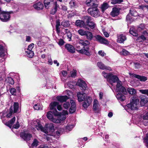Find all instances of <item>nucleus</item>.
<instances>
[{"label": "nucleus", "instance_id": "obj_39", "mask_svg": "<svg viewBox=\"0 0 148 148\" xmlns=\"http://www.w3.org/2000/svg\"><path fill=\"white\" fill-rule=\"evenodd\" d=\"M34 109L37 110H42V106L39 103H37L35 105L34 107Z\"/></svg>", "mask_w": 148, "mask_h": 148}, {"label": "nucleus", "instance_id": "obj_32", "mask_svg": "<svg viewBox=\"0 0 148 148\" xmlns=\"http://www.w3.org/2000/svg\"><path fill=\"white\" fill-rule=\"evenodd\" d=\"M116 97L117 99L121 101H123L125 99L124 95L120 93H118L116 95Z\"/></svg>", "mask_w": 148, "mask_h": 148}, {"label": "nucleus", "instance_id": "obj_8", "mask_svg": "<svg viewBox=\"0 0 148 148\" xmlns=\"http://www.w3.org/2000/svg\"><path fill=\"white\" fill-rule=\"evenodd\" d=\"M34 47V44L33 43H31L29 45L27 49L25 51L26 53H27V55L29 58H32L34 55V53L32 50Z\"/></svg>", "mask_w": 148, "mask_h": 148}, {"label": "nucleus", "instance_id": "obj_28", "mask_svg": "<svg viewBox=\"0 0 148 148\" xmlns=\"http://www.w3.org/2000/svg\"><path fill=\"white\" fill-rule=\"evenodd\" d=\"M84 93H81L80 92H78L77 94V96L78 97L79 101H83L84 98Z\"/></svg>", "mask_w": 148, "mask_h": 148}, {"label": "nucleus", "instance_id": "obj_10", "mask_svg": "<svg viewBox=\"0 0 148 148\" xmlns=\"http://www.w3.org/2000/svg\"><path fill=\"white\" fill-rule=\"evenodd\" d=\"M20 136L21 138L25 141L29 140L32 137V134L25 132H21L20 134Z\"/></svg>", "mask_w": 148, "mask_h": 148}, {"label": "nucleus", "instance_id": "obj_1", "mask_svg": "<svg viewBox=\"0 0 148 148\" xmlns=\"http://www.w3.org/2000/svg\"><path fill=\"white\" fill-rule=\"evenodd\" d=\"M32 125V129L34 130H35V128H36L37 130H40L48 135H50L49 134V132H53L55 130L54 126L53 123L46 124L45 125L46 128H44L40 123L38 120L34 121L33 124Z\"/></svg>", "mask_w": 148, "mask_h": 148}, {"label": "nucleus", "instance_id": "obj_54", "mask_svg": "<svg viewBox=\"0 0 148 148\" xmlns=\"http://www.w3.org/2000/svg\"><path fill=\"white\" fill-rule=\"evenodd\" d=\"M129 32L130 34L134 36H137L138 34L136 32L133 30L130 29Z\"/></svg>", "mask_w": 148, "mask_h": 148}, {"label": "nucleus", "instance_id": "obj_16", "mask_svg": "<svg viewBox=\"0 0 148 148\" xmlns=\"http://www.w3.org/2000/svg\"><path fill=\"white\" fill-rule=\"evenodd\" d=\"M65 47L68 52L73 53H75V49L73 45L67 44L65 45Z\"/></svg>", "mask_w": 148, "mask_h": 148}, {"label": "nucleus", "instance_id": "obj_11", "mask_svg": "<svg viewBox=\"0 0 148 148\" xmlns=\"http://www.w3.org/2000/svg\"><path fill=\"white\" fill-rule=\"evenodd\" d=\"M99 101L96 99H94L93 101V109L96 113H98L100 111L99 108Z\"/></svg>", "mask_w": 148, "mask_h": 148}, {"label": "nucleus", "instance_id": "obj_2", "mask_svg": "<svg viewBox=\"0 0 148 148\" xmlns=\"http://www.w3.org/2000/svg\"><path fill=\"white\" fill-rule=\"evenodd\" d=\"M98 5H96L95 7H90L88 9V13L92 16L97 17L100 15V12L98 8Z\"/></svg>", "mask_w": 148, "mask_h": 148}, {"label": "nucleus", "instance_id": "obj_44", "mask_svg": "<svg viewBox=\"0 0 148 148\" xmlns=\"http://www.w3.org/2000/svg\"><path fill=\"white\" fill-rule=\"evenodd\" d=\"M128 91L130 94L131 95L134 94L136 93V90L133 88H129L128 89Z\"/></svg>", "mask_w": 148, "mask_h": 148}, {"label": "nucleus", "instance_id": "obj_50", "mask_svg": "<svg viewBox=\"0 0 148 148\" xmlns=\"http://www.w3.org/2000/svg\"><path fill=\"white\" fill-rule=\"evenodd\" d=\"M139 91L142 94H146L148 96V89L140 90Z\"/></svg>", "mask_w": 148, "mask_h": 148}, {"label": "nucleus", "instance_id": "obj_37", "mask_svg": "<svg viewBox=\"0 0 148 148\" xmlns=\"http://www.w3.org/2000/svg\"><path fill=\"white\" fill-rule=\"evenodd\" d=\"M5 52L3 49V46L0 45V57H2L5 55Z\"/></svg>", "mask_w": 148, "mask_h": 148}, {"label": "nucleus", "instance_id": "obj_3", "mask_svg": "<svg viewBox=\"0 0 148 148\" xmlns=\"http://www.w3.org/2000/svg\"><path fill=\"white\" fill-rule=\"evenodd\" d=\"M54 112H52L50 111L48 112L47 114V118L51 121L55 123H60L62 120L60 117H57L56 118H53V115L55 116L58 115H56L54 114Z\"/></svg>", "mask_w": 148, "mask_h": 148}, {"label": "nucleus", "instance_id": "obj_55", "mask_svg": "<svg viewBox=\"0 0 148 148\" xmlns=\"http://www.w3.org/2000/svg\"><path fill=\"white\" fill-rule=\"evenodd\" d=\"M70 105L69 102H66L63 104V107L65 109H67L69 108Z\"/></svg>", "mask_w": 148, "mask_h": 148}, {"label": "nucleus", "instance_id": "obj_9", "mask_svg": "<svg viewBox=\"0 0 148 148\" xmlns=\"http://www.w3.org/2000/svg\"><path fill=\"white\" fill-rule=\"evenodd\" d=\"M95 37L97 40L101 44L107 45L109 44V42L106 39L99 35H96L95 36Z\"/></svg>", "mask_w": 148, "mask_h": 148}, {"label": "nucleus", "instance_id": "obj_40", "mask_svg": "<svg viewBox=\"0 0 148 148\" xmlns=\"http://www.w3.org/2000/svg\"><path fill=\"white\" fill-rule=\"evenodd\" d=\"M7 82L10 84L13 85L14 84V81L13 79L11 77H9L6 79Z\"/></svg>", "mask_w": 148, "mask_h": 148}, {"label": "nucleus", "instance_id": "obj_58", "mask_svg": "<svg viewBox=\"0 0 148 148\" xmlns=\"http://www.w3.org/2000/svg\"><path fill=\"white\" fill-rule=\"evenodd\" d=\"M92 100V98L91 97H88L85 101H86V102L90 105L91 103Z\"/></svg>", "mask_w": 148, "mask_h": 148}, {"label": "nucleus", "instance_id": "obj_53", "mask_svg": "<svg viewBox=\"0 0 148 148\" xmlns=\"http://www.w3.org/2000/svg\"><path fill=\"white\" fill-rule=\"evenodd\" d=\"M130 14L129 13L127 15L126 17V20L129 22H132L133 20L132 19V17L130 16Z\"/></svg>", "mask_w": 148, "mask_h": 148}, {"label": "nucleus", "instance_id": "obj_31", "mask_svg": "<svg viewBox=\"0 0 148 148\" xmlns=\"http://www.w3.org/2000/svg\"><path fill=\"white\" fill-rule=\"evenodd\" d=\"M129 13L132 16H136L138 15V13L136 10L134 8H132L130 10Z\"/></svg>", "mask_w": 148, "mask_h": 148}, {"label": "nucleus", "instance_id": "obj_24", "mask_svg": "<svg viewBox=\"0 0 148 148\" xmlns=\"http://www.w3.org/2000/svg\"><path fill=\"white\" fill-rule=\"evenodd\" d=\"M148 102V98L145 96H143L141 98L140 105L141 106H144Z\"/></svg>", "mask_w": 148, "mask_h": 148}, {"label": "nucleus", "instance_id": "obj_18", "mask_svg": "<svg viewBox=\"0 0 148 148\" xmlns=\"http://www.w3.org/2000/svg\"><path fill=\"white\" fill-rule=\"evenodd\" d=\"M70 102L71 106L70 108L69 111L70 113H73L75 112L76 110V105L74 101L73 100H71Z\"/></svg>", "mask_w": 148, "mask_h": 148}, {"label": "nucleus", "instance_id": "obj_38", "mask_svg": "<svg viewBox=\"0 0 148 148\" xmlns=\"http://www.w3.org/2000/svg\"><path fill=\"white\" fill-rule=\"evenodd\" d=\"M61 25L64 27H67L69 26L70 24L69 21L64 20L62 22Z\"/></svg>", "mask_w": 148, "mask_h": 148}, {"label": "nucleus", "instance_id": "obj_13", "mask_svg": "<svg viewBox=\"0 0 148 148\" xmlns=\"http://www.w3.org/2000/svg\"><path fill=\"white\" fill-rule=\"evenodd\" d=\"M78 43L83 46L84 49H86V47H89L88 46L89 45L90 43L88 40L80 39L79 40Z\"/></svg>", "mask_w": 148, "mask_h": 148}, {"label": "nucleus", "instance_id": "obj_33", "mask_svg": "<svg viewBox=\"0 0 148 148\" xmlns=\"http://www.w3.org/2000/svg\"><path fill=\"white\" fill-rule=\"evenodd\" d=\"M84 19L86 20L87 25L89 24L90 23L93 21V18L90 16H86L84 17Z\"/></svg>", "mask_w": 148, "mask_h": 148}, {"label": "nucleus", "instance_id": "obj_51", "mask_svg": "<svg viewBox=\"0 0 148 148\" xmlns=\"http://www.w3.org/2000/svg\"><path fill=\"white\" fill-rule=\"evenodd\" d=\"M122 54L125 56H127L130 54V52L125 49H122Z\"/></svg>", "mask_w": 148, "mask_h": 148}, {"label": "nucleus", "instance_id": "obj_62", "mask_svg": "<svg viewBox=\"0 0 148 148\" xmlns=\"http://www.w3.org/2000/svg\"><path fill=\"white\" fill-rule=\"evenodd\" d=\"M20 127V125L19 123L18 122V121H17L16 123L13 126L14 128L15 129H18Z\"/></svg>", "mask_w": 148, "mask_h": 148}, {"label": "nucleus", "instance_id": "obj_63", "mask_svg": "<svg viewBox=\"0 0 148 148\" xmlns=\"http://www.w3.org/2000/svg\"><path fill=\"white\" fill-rule=\"evenodd\" d=\"M144 140L145 141L147 145H148V134L146 135L145 137L144 138Z\"/></svg>", "mask_w": 148, "mask_h": 148}, {"label": "nucleus", "instance_id": "obj_47", "mask_svg": "<svg viewBox=\"0 0 148 148\" xmlns=\"http://www.w3.org/2000/svg\"><path fill=\"white\" fill-rule=\"evenodd\" d=\"M16 118L14 117L10 120L8 122V124L9 125H12L15 121Z\"/></svg>", "mask_w": 148, "mask_h": 148}, {"label": "nucleus", "instance_id": "obj_35", "mask_svg": "<svg viewBox=\"0 0 148 148\" xmlns=\"http://www.w3.org/2000/svg\"><path fill=\"white\" fill-rule=\"evenodd\" d=\"M87 39L91 40L93 38V35L91 32L88 31H86L85 35Z\"/></svg>", "mask_w": 148, "mask_h": 148}, {"label": "nucleus", "instance_id": "obj_46", "mask_svg": "<svg viewBox=\"0 0 148 148\" xmlns=\"http://www.w3.org/2000/svg\"><path fill=\"white\" fill-rule=\"evenodd\" d=\"M78 32L81 36H84L86 33V31H84L82 29H80L78 30Z\"/></svg>", "mask_w": 148, "mask_h": 148}, {"label": "nucleus", "instance_id": "obj_52", "mask_svg": "<svg viewBox=\"0 0 148 148\" xmlns=\"http://www.w3.org/2000/svg\"><path fill=\"white\" fill-rule=\"evenodd\" d=\"M134 64L136 69H139L141 66V65L138 62H134Z\"/></svg>", "mask_w": 148, "mask_h": 148}, {"label": "nucleus", "instance_id": "obj_48", "mask_svg": "<svg viewBox=\"0 0 148 148\" xmlns=\"http://www.w3.org/2000/svg\"><path fill=\"white\" fill-rule=\"evenodd\" d=\"M111 74V73L108 74L104 71H103L102 73L103 75L105 78H106L107 79V81L108 80V78L109 79V76H110V75Z\"/></svg>", "mask_w": 148, "mask_h": 148}, {"label": "nucleus", "instance_id": "obj_36", "mask_svg": "<svg viewBox=\"0 0 148 148\" xmlns=\"http://www.w3.org/2000/svg\"><path fill=\"white\" fill-rule=\"evenodd\" d=\"M56 30L57 33H59L60 32V28L59 27L60 25V20L59 19H58L56 21Z\"/></svg>", "mask_w": 148, "mask_h": 148}, {"label": "nucleus", "instance_id": "obj_43", "mask_svg": "<svg viewBox=\"0 0 148 148\" xmlns=\"http://www.w3.org/2000/svg\"><path fill=\"white\" fill-rule=\"evenodd\" d=\"M39 142L36 139L34 140L33 143L32 144V147H36L38 145Z\"/></svg>", "mask_w": 148, "mask_h": 148}, {"label": "nucleus", "instance_id": "obj_29", "mask_svg": "<svg viewBox=\"0 0 148 148\" xmlns=\"http://www.w3.org/2000/svg\"><path fill=\"white\" fill-rule=\"evenodd\" d=\"M13 108L14 113H16L18 111L19 104L17 102H14L13 106H12Z\"/></svg>", "mask_w": 148, "mask_h": 148}, {"label": "nucleus", "instance_id": "obj_25", "mask_svg": "<svg viewBox=\"0 0 148 148\" xmlns=\"http://www.w3.org/2000/svg\"><path fill=\"white\" fill-rule=\"evenodd\" d=\"M133 76L134 77L140 79L141 81L145 82L147 79V77L143 76H140L136 74H134Z\"/></svg>", "mask_w": 148, "mask_h": 148}, {"label": "nucleus", "instance_id": "obj_42", "mask_svg": "<svg viewBox=\"0 0 148 148\" xmlns=\"http://www.w3.org/2000/svg\"><path fill=\"white\" fill-rule=\"evenodd\" d=\"M111 4L114 5L117 3H120L123 1V0H112Z\"/></svg>", "mask_w": 148, "mask_h": 148}, {"label": "nucleus", "instance_id": "obj_49", "mask_svg": "<svg viewBox=\"0 0 148 148\" xmlns=\"http://www.w3.org/2000/svg\"><path fill=\"white\" fill-rule=\"evenodd\" d=\"M145 26L144 24H141L139 25L138 27V30L139 31L143 30L144 29Z\"/></svg>", "mask_w": 148, "mask_h": 148}, {"label": "nucleus", "instance_id": "obj_12", "mask_svg": "<svg viewBox=\"0 0 148 148\" xmlns=\"http://www.w3.org/2000/svg\"><path fill=\"white\" fill-rule=\"evenodd\" d=\"M108 81L111 84H112L116 82L117 83L118 82L120 81L116 76L113 75L112 73L110 75V76H109V79L108 78Z\"/></svg>", "mask_w": 148, "mask_h": 148}, {"label": "nucleus", "instance_id": "obj_64", "mask_svg": "<svg viewBox=\"0 0 148 148\" xmlns=\"http://www.w3.org/2000/svg\"><path fill=\"white\" fill-rule=\"evenodd\" d=\"M73 128L72 125H67L66 127V129L67 130L71 131Z\"/></svg>", "mask_w": 148, "mask_h": 148}, {"label": "nucleus", "instance_id": "obj_6", "mask_svg": "<svg viewBox=\"0 0 148 148\" xmlns=\"http://www.w3.org/2000/svg\"><path fill=\"white\" fill-rule=\"evenodd\" d=\"M58 104V102L54 101L51 102L49 106L50 110H53V111L55 112L54 114L56 115H60V113L58 112L56 109Z\"/></svg>", "mask_w": 148, "mask_h": 148}, {"label": "nucleus", "instance_id": "obj_41", "mask_svg": "<svg viewBox=\"0 0 148 148\" xmlns=\"http://www.w3.org/2000/svg\"><path fill=\"white\" fill-rule=\"evenodd\" d=\"M89 24H88L87 25L91 29H94L95 28L96 26V24L93 21Z\"/></svg>", "mask_w": 148, "mask_h": 148}, {"label": "nucleus", "instance_id": "obj_17", "mask_svg": "<svg viewBox=\"0 0 148 148\" xmlns=\"http://www.w3.org/2000/svg\"><path fill=\"white\" fill-rule=\"evenodd\" d=\"M119 12L120 11L118 8L114 7L112 8V11L110 13V15L114 17L118 15Z\"/></svg>", "mask_w": 148, "mask_h": 148}, {"label": "nucleus", "instance_id": "obj_27", "mask_svg": "<svg viewBox=\"0 0 148 148\" xmlns=\"http://www.w3.org/2000/svg\"><path fill=\"white\" fill-rule=\"evenodd\" d=\"M13 108L12 106H11L9 109V113L6 115H5V114L3 113L2 114V115L1 116V117L3 116H6L8 118H10L11 117L12 113H13Z\"/></svg>", "mask_w": 148, "mask_h": 148}, {"label": "nucleus", "instance_id": "obj_7", "mask_svg": "<svg viewBox=\"0 0 148 148\" xmlns=\"http://www.w3.org/2000/svg\"><path fill=\"white\" fill-rule=\"evenodd\" d=\"M77 51L81 53H84L87 56L90 55V52L89 51V47H86V49L81 48L79 45H77Z\"/></svg>", "mask_w": 148, "mask_h": 148}, {"label": "nucleus", "instance_id": "obj_60", "mask_svg": "<svg viewBox=\"0 0 148 148\" xmlns=\"http://www.w3.org/2000/svg\"><path fill=\"white\" fill-rule=\"evenodd\" d=\"M90 105L86 101H84V102L83 104V107L85 108H87Z\"/></svg>", "mask_w": 148, "mask_h": 148}, {"label": "nucleus", "instance_id": "obj_45", "mask_svg": "<svg viewBox=\"0 0 148 148\" xmlns=\"http://www.w3.org/2000/svg\"><path fill=\"white\" fill-rule=\"evenodd\" d=\"M70 4L71 7H74L77 5L76 3L74 0H72L69 2Z\"/></svg>", "mask_w": 148, "mask_h": 148}, {"label": "nucleus", "instance_id": "obj_14", "mask_svg": "<svg viewBox=\"0 0 148 148\" xmlns=\"http://www.w3.org/2000/svg\"><path fill=\"white\" fill-rule=\"evenodd\" d=\"M97 0H87L86 2V5L90 7H95L96 5H98L97 3Z\"/></svg>", "mask_w": 148, "mask_h": 148}, {"label": "nucleus", "instance_id": "obj_26", "mask_svg": "<svg viewBox=\"0 0 148 148\" xmlns=\"http://www.w3.org/2000/svg\"><path fill=\"white\" fill-rule=\"evenodd\" d=\"M43 3L45 8L48 9L49 5L53 3V0H44Z\"/></svg>", "mask_w": 148, "mask_h": 148}, {"label": "nucleus", "instance_id": "obj_61", "mask_svg": "<svg viewBox=\"0 0 148 148\" xmlns=\"http://www.w3.org/2000/svg\"><path fill=\"white\" fill-rule=\"evenodd\" d=\"M71 73V77H75L76 75V71L75 70L72 71Z\"/></svg>", "mask_w": 148, "mask_h": 148}, {"label": "nucleus", "instance_id": "obj_21", "mask_svg": "<svg viewBox=\"0 0 148 148\" xmlns=\"http://www.w3.org/2000/svg\"><path fill=\"white\" fill-rule=\"evenodd\" d=\"M33 6L35 9L38 10L42 9L44 7L42 3L40 2L34 4Z\"/></svg>", "mask_w": 148, "mask_h": 148}, {"label": "nucleus", "instance_id": "obj_56", "mask_svg": "<svg viewBox=\"0 0 148 148\" xmlns=\"http://www.w3.org/2000/svg\"><path fill=\"white\" fill-rule=\"evenodd\" d=\"M59 8V5L57 4L56 1H55L53 3V8L56 9L58 10V8Z\"/></svg>", "mask_w": 148, "mask_h": 148}, {"label": "nucleus", "instance_id": "obj_19", "mask_svg": "<svg viewBox=\"0 0 148 148\" xmlns=\"http://www.w3.org/2000/svg\"><path fill=\"white\" fill-rule=\"evenodd\" d=\"M77 84L81 88V90H85L86 89L87 86L85 82L79 80L78 81Z\"/></svg>", "mask_w": 148, "mask_h": 148}, {"label": "nucleus", "instance_id": "obj_5", "mask_svg": "<svg viewBox=\"0 0 148 148\" xmlns=\"http://www.w3.org/2000/svg\"><path fill=\"white\" fill-rule=\"evenodd\" d=\"M116 91L117 92H121L123 94H126L127 92L126 89L122 86V82L121 81H118L117 82L116 85Z\"/></svg>", "mask_w": 148, "mask_h": 148}, {"label": "nucleus", "instance_id": "obj_22", "mask_svg": "<svg viewBox=\"0 0 148 148\" xmlns=\"http://www.w3.org/2000/svg\"><path fill=\"white\" fill-rule=\"evenodd\" d=\"M75 25L77 27H84L85 24L84 21L80 20H77L75 21Z\"/></svg>", "mask_w": 148, "mask_h": 148}, {"label": "nucleus", "instance_id": "obj_23", "mask_svg": "<svg viewBox=\"0 0 148 148\" xmlns=\"http://www.w3.org/2000/svg\"><path fill=\"white\" fill-rule=\"evenodd\" d=\"M57 100L59 101L62 102L66 101L69 98L68 96L66 95L64 96H57L56 97Z\"/></svg>", "mask_w": 148, "mask_h": 148}, {"label": "nucleus", "instance_id": "obj_15", "mask_svg": "<svg viewBox=\"0 0 148 148\" xmlns=\"http://www.w3.org/2000/svg\"><path fill=\"white\" fill-rule=\"evenodd\" d=\"M97 65L99 68L102 70H107L110 71H112V70L110 67L108 66H105L104 64L101 62H98L97 63Z\"/></svg>", "mask_w": 148, "mask_h": 148}, {"label": "nucleus", "instance_id": "obj_20", "mask_svg": "<svg viewBox=\"0 0 148 148\" xmlns=\"http://www.w3.org/2000/svg\"><path fill=\"white\" fill-rule=\"evenodd\" d=\"M126 39L125 36L121 34L117 36V42L119 43H123Z\"/></svg>", "mask_w": 148, "mask_h": 148}, {"label": "nucleus", "instance_id": "obj_59", "mask_svg": "<svg viewBox=\"0 0 148 148\" xmlns=\"http://www.w3.org/2000/svg\"><path fill=\"white\" fill-rule=\"evenodd\" d=\"M57 10L53 8L50 12V14L52 15H54L56 12Z\"/></svg>", "mask_w": 148, "mask_h": 148}, {"label": "nucleus", "instance_id": "obj_4", "mask_svg": "<svg viewBox=\"0 0 148 148\" xmlns=\"http://www.w3.org/2000/svg\"><path fill=\"white\" fill-rule=\"evenodd\" d=\"M139 102V100L138 99L133 100L130 103L127 105V107L132 110H137L138 109Z\"/></svg>", "mask_w": 148, "mask_h": 148}, {"label": "nucleus", "instance_id": "obj_34", "mask_svg": "<svg viewBox=\"0 0 148 148\" xmlns=\"http://www.w3.org/2000/svg\"><path fill=\"white\" fill-rule=\"evenodd\" d=\"M139 117V119H140V120L142 119L148 120V112L145 114H141Z\"/></svg>", "mask_w": 148, "mask_h": 148}, {"label": "nucleus", "instance_id": "obj_57", "mask_svg": "<svg viewBox=\"0 0 148 148\" xmlns=\"http://www.w3.org/2000/svg\"><path fill=\"white\" fill-rule=\"evenodd\" d=\"M10 92L12 94L14 95L16 94V90L14 88H12L11 89Z\"/></svg>", "mask_w": 148, "mask_h": 148}, {"label": "nucleus", "instance_id": "obj_30", "mask_svg": "<svg viewBox=\"0 0 148 148\" xmlns=\"http://www.w3.org/2000/svg\"><path fill=\"white\" fill-rule=\"evenodd\" d=\"M109 7V4L106 2L103 3L101 5V9L103 12L106 10Z\"/></svg>", "mask_w": 148, "mask_h": 148}]
</instances>
